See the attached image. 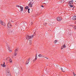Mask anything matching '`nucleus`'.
<instances>
[{
    "label": "nucleus",
    "instance_id": "2f4dec72",
    "mask_svg": "<svg viewBox=\"0 0 76 76\" xmlns=\"http://www.w3.org/2000/svg\"><path fill=\"white\" fill-rule=\"evenodd\" d=\"M37 55L35 57V58H36L37 59Z\"/></svg>",
    "mask_w": 76,
    "mask_h": 76
},
{
    "label": "nucleus",
    "instance_id": "aec40b11",
    "mask_svg": "<svg viewBox=\"0 0 76 76\" xmlns=\"http://www.w3.org/2000/svg\"><path fill=\"white\" fill-rule=\"evenodd\" d=\"M29 42L30 45H31L32 44V41L31 40H29Z\"/></svg>",
    "mask_w": 76,
    "mask_h": 76
},
{
    "label": "nucleus",
    "instance_id": "473e14b6",
    "mask_svg": "<svg viewBox=\"0 0 76 76\" xmlns=\"http://www.w3.org/2000/svg\"><path fill=\"white\" fill-rule=\"evenodd\" d=\"M64 0H62V2H64Z\"/></svg>",
    "mask_w": 76,
    "mask_h": 76
},
{
    "label": "nucleus",
    "instance_id": "4468645a",
    "mask_svg": "<svg viewBox=\"0 0 76 76\" xmlns=\"http://www.w3.org/2000/svg\"><path fill=\"white\" fill-rule=\"evenodd\" d=\"M17 53L15 52L14 53V56H17Z\"/></svg>",
    "mask_w": 76,
    "mask_h": 76
},
{
    "label": "nucleus",
    "instance_id": "c756f323",
    "mask_svg": "<svg viewBox=\"0 0 76 76\" xmlns=\"http://www.w3.org/2000/svg\"><path fill=\"white\" fill-rule=\"evenodd\" d=\"M70 7H73V6L72 5H70Z\"/></svg>",
    "mask_w": 76,
    "mask_h": 76
},
{
    "label": "nucleus",
    "instance_id": "6e6552de",
    "mask_svg": "<svg viewBox=\"0 0 76 76\" xmlns=\"http://www.w3.org/2000/svg\"><path fill=\"white\" fill-rule=\"evenodd\" d=\"M61 70L62 71V72H65V71H64V69H65V68H64V69H63V68H61Z\"/></svg>",
    "mask_w": 76,
    "mask_h": 76
},
{
    "label": "nucleus",
    "instance_id": "9d476101",
    "mask_svg": "<svg viewBox=\"0 0 76 76\" xmlns=\"http://www.w3.org/2000/svg\"><path fill=\"white\" fill-rule=\"evenodd\" d=\"M20 8L21 9V10H20L21 12H22V11H23V7L22 6H20Z\"/></svg>",
    "mask_w": 76,
    "mask_h": 76
},
{
    "label": "nucleus",
    "instance_id": "cd10ccee",
    "mask_svg": "<svg viewBox=\"0 0 76 76\" xmlns=\"http://www.w3.org/2000/svg\"><path fill=\"white\" fill-rule=\"evenodd\" d=\"M46 24H47V23H44L43 24V25H44V26H46Z\"/></svg>",
    "mask_w": 76,
    "mask_h": 76
},
{
    "label": "nucleus",
    "instance_id": "423d86ee",
    "mask_svg": "<svg viewBox=\"0 0 76 76\" xmlns=\"http://www.w3.org/2000/svg\"><path fill=\"white\" fill-rule=\"evenodd\" d=\"M1 66L2 67H6V65H5V62H4V64H1Z\"/></svg>",
    "mask_w": 76,
    "mask_h": 76
},
{
    "label": "nucleus",
    "instance_id": "4c0bfd02",
    "mask_svg": "<svg viewBox=\"0 0 76 76\" xmlns=\"http://www.w3.org/2000/svg\"><path fill=\"white\" fill-rule=\"evenodd\" d=\"M7 58H8V57H7Z\"/></svg>",
    "mask_w": 76,
    "mask_h": 76
},
{
    "label": "nucleus",
    "instance_id": "f257e3e1",
    "mask_svg": "<svg viewBox=\"0 0 76 76\" xmlns=\"http://www.w3.org/2000/svg\"><path fill=\"white\" fill-rule=\"evenodd\" d=\"M6 74L7 76H11V75L10 74V70L9 68H7L6 69Z\"/></svg>",
    "mask_w": 76,
    "mask_h": 76
},
{
    "label": "nucleus",
    "instance_id": "2eb2a0df",
    "mask_svg": "<svg viewBox=\"0 0 76 76\" xmlns=\"http://www.w3.org/2000/svg\"><path fill=\"white\" fill-rule=\"evenodd\" d=\"M33 3H33V2H32V1H31L30 2V3H29V4H31V5H33Z\"/></svg>",
    "mask_w": 76,
    "mask_h": 76
},
{
    "label": "nucleus",
    "instance_id": "c85d7f7f",
    "mask_svg": "<svg viewBox=\"0 0 76 76\" xmlns=\"http://www.w3.org/2000/svg\"><path fill=\"white\" fill-rule=\"evenodd\" d=\"M73 74L74 75V76H76V75L75 73H74V72H73Z\"/></svg>",
    "mask_w": 76,
    "mask_h": 76
},
{
    "label": "nucleus",
    "instance_id": "5701e85b",
    "mask_svg": "<svg viewBox=\"0 0 76 76\" xmlns=\"http://www.w3.org/2000/svg\"><path fill=\"white\" fill-rule=\"evenodd\" d=\"M28 8H29V7L28 6L26 7H25V9H28Z\"/></svg>",
    "mask_w": 76,
    "mask_h": 76
},
{
    "label": "nucleus",
    "instance_id": "20e7f679",
    "mask_svg": "<svg viewBox=\"0 0 76 76\" xmlns=\"http://www.w3.org/2000/svg\"><path fill=\"white\" fill-rule=\"evenodd\" d=\"M0 23L2 25H3V26H5V25H6V24L2 21H0Z\"/></svg>",
    "mask_w": 76,
    "mask_h": 76
},
{
    "label": "nucleus",
    "instance_id": "1a4fd4ad",
    "mask_svg": "<svg viewBox=\"0 0 76 76\" xmlns=\"http://www.w3.org/2000/svg\"><path fill=\"white\" fill-rule=\"evenodd\" d=\"M9 62L10 63H12V60L11 59H10L9 60Z\"/></svg>",
    "mask_w": 76,
    "mask_h": 76
},
{
    "label": "nucleus",
    "instance_id": "58836bf2",
    "mask_svg": "<svg viewBox=\"0 0 76 76\" xmlns=\"http://www.w3.org/2000/svg\"><path fill=\"white\" fill-rule=\"evenodd\" d=\"M75 2H76V0L75 1Z\"/></svg>",
    "mask_w": 76,
    "mask_h": 76
},
{
    "label": "nucleus",
    "instance_id": "0eeeda50",
    "mask_svg": "<svg viewBox=\"0 0 76 76\" xmlns=\"http://www.w3.org/2000/svg\"><path fill=\"white\" fill-rule=\"evenodd\" d=\"M57 20L58 21H61L62 19L58 17L57 18Z\"/></svg>",
    "mask_w": 76,
    "mask_h": 76
},
{
    "label": "nucleus",
    "instance_id": "f8f14e48",
    "mask_svg": "<svg viewBox=\"0 0 76 76\" xmlns=\"http://www.w3.org/2000/svg\"><path fill=\"white\" fill-rule=\"evenodd\" d=\"M38 57H42V55H41V54H39L38 55Z\"/></svg>",
    "mask_w": 76,
    "mask_h": 76
},
{
    "label": "nucleus",
    "instance_id": "ddd939ff",
    "mask_svg": "<svg viewBox=\"0 0 76 76\" xmlns=\"http://www.w3.org/2000/svg\"><path fill=\"white\" fill-rule=\"evenodd\" d=\"M66 48V45H63V46H62L61 48L62 49H63L64 48Z\"/></svg>",
    "mask_w": 76,
    "mask_h": 76
},
{
    "label": "nucleus",
    "instance_id": "e433bc0d",
    "mask_svg": "<svg viewBox=\"0 0 76 76\" xmlns=\"http://www.w3.org/2000/svg\"><path fill=\"white\" fill-rule=\"evenodd\" d=\"M75 29H76V26H75Z\"/></svg>",
    "mask_w": 76,
    "mask_h": 76
},
{
    "label": "nucleus",
    "instance_id": "39448f33",
    "mask_svg": "<svg viewBox=\"0 0 76 76\" xmlns=\"http://www.w3.org/2000/svg\"><path fill=\"white\" fill-rule=\"evenodd\" d=\"M8 50H9L10 53L12 52V50L11 49V48H10V47L9 46L8 47Z\"/></svg>",
    "mask_w": 76,
    "mask_h": 76
},
{
    "label": "nucleus",
    "instance_id": "412c9836",
    "mask_svg": "<svg viewBox=\"0 0 76 76\" xmlns=\"http://www.w3.org/2000/svg\"><path fill=\"white\" fill-rule=\"evenodd\" d=\"M57 42V41L55 40L54 42V44H56Z\"/></svg>",
    "mask_w": 76,
    "mask_h": 76
},
{
    "label": "nucleus",
    "instance_id": "c9c22d12",
    "mask_svg": "<svg viewBox=\"0 0 76 76\" xmlns=\"http://www.w3.org/2000/svg\"><path fill=\"white\" fill-rule=\"evenodd\" d=\"M44 3V4H46V3Z\"/></svg>",
    "mask_w": 76,
    "mask_h": 76
},
{
    "label": "nucleus",
    "instance_id": "7c9ffc66",
    "mask_svg": "<svg viewBox=\"0 0 76 76\" xmlns=\"http://www.w3.org/2000/svg\"><path fill=\"white\" fill-rule=\"evenodd\" d=\"M33 22H31V25H33Z\"/></svg>",
    "mask_w": 76,
    "mask_h": 76
},
{
    "label": "nucleus",
    "instance_id": "7ed1b4c3",
    "mask_svg": "<svg viewBox=\"0 0 76 76\" xmlns=\"http://www.w3.org/2000/svg\"><path fill=\"white\" fill-rule=\"evenodd\" d=\"M7 27L8 28H12V24L10 23H8L7 24Z\"/></svg>",
    "mask_w": 76,
    "mask_h": 76
},
{
    "label": "nucleus",
    "instance_id": "a878e982",
    "mask_svg": "<svg viewBox=\"0 0 76 76\" xmlns=\"http://www.w3.org/2000/svg\"><path fill=\"white\" fill-rule=\"evenodd\" d=\"M29 10H30V9L29 8L28 9V13H30V12H29Z\"/></svg>",
    "mask_w": 76,
    "mask_h": 76
},
{
    "label": "nucleus",
    "instance_id": "bb28decb",
    "mask_svg": "<svg viewBox=\"0 0 76 76\" xmlns=\"http://www.w3.org/2000/svg\"><path fill=\"white\" fill-rule=\"evenodd\" d=\"M20 6L17 5L16 6V7H20Z\"/></svg>",
    "mask_w": 76,
    "mask_h": 76
},
{
    "label": "nucleus",
    "instance_id": "72a5a7b5",
    "mask_svg": "<svg viewBox=\"0 0 76 76\" xmlns=\"http://www.w3.org/2000/svg\"><path fill=\"white\" fill-rule=\"evenodd\" d=\"M41 7H44V6H43V5H42Z\"/></svg>",
    "mask_w": 76,
    "mask_h": 76
},
{
    "label": "nucleus",
    "instance_id": "f704fd0d",
    "mask_svg": "<svg viewBox=\"0 0 76 76\" xmlns=\"http://www.w3.org/2000/svg\"><path fill=\"white\" fill-rule=\"evenodd\" d=\"M49 25H51V24H49Z\"/></svg>",
    "mask_w": 76,
    "mask_h": 76
},
{
    "label": "nucleus",
    "instance_id": "9b49d317",
    "mask_svg": "<svg viewBox=\"0 0 76 76\" xmlns=\"http://www.w3.org/2000/svg\"><path fill=\"white\" fill-rule=\"evenodd\" d=\"M73 20H76V16H74L72 18Z\"/></svg>",
    "mask_w": 76,
    "mask_h": 76
},
{
    "label": "nucleus",
    "instance_id": "a211bd4d",
    "mask_svg": "<svg viewBox=\"0 0 76 76\" xmlns=\"http://www.w3.org/2000/svg\"><path fill=\"white\" fill-rule=\"evenodd\" d=\"M37 59L35 58L34 59H33V62H35V61H36V60H37Z\"/></svg>",
    "mask_w": 76,
    "mask_h": 76
},
{
    "label": "nucleus",
    "instance_id": "f3484780",
    "mask_svg": "<svg viewBox=\"0 0 76 76\" xmlns=\"http://www.w3.org/2000/svg\"><path fill=\"white\" fill-rule=\"evenodd\" d=\"M31 5V4H29L28 6L29 7H32V5Z\"/></svg>",
    "mask_w": 76,
    "mask_h": 76
},
{
    "label": "nucleus",
    "instance_id": "dca6fc26",
    "mask_svg": "<svg viewBox=\"0 0 76 76\" xmlns=\"http://www.w3.org/2000/svg\"><path fill=\"white\" fill-rule=\"evenodd\" d=\"M69 2L70 4H72V2H73V0L69 1Z\"/></svg>",
    "mask_w": 76,
    "mask_h": 76
},
{
    "label": "nucleus",
    "instance_id": "6ab92c4d",
    "mask_svg": "<svg viewBox=\"0 0 76 76\" xmlns=\"http://www.w3.org/2000/svg\"><path fill=\"white\" fill-rule=\"evenodd\" d=\"M18 51V48H17L15 50V52L16 53Z\"/></svg>",
    "mask_w": 76,
    "mask_h": 76
},
{
    "label": "nucleus",
    "instance_id": "393cba45",
    "mask_svg": "<svg viewBox=\"0 0 76 76\" xmlns=\"http://www.w3.org/2000/svg\"><path fill=\"white\" fill-rule=\"evenodd\" d=\"M29 61H28V60H27V62H26V64H28V63H29Z\"/></svg>",
    "mask_w": 76,
    "mask_h": 76
},
{
    "label": "nucleus",
    "instance_id": "4be33fe9",
    "mask_svg": "<svg viewBox=\"0 0 76 76\" xmlns=\"http://www.w3.org/2000/svg\"><path fill=\"white\" fill-rule=\"evenodd\" d=\"M42 57H43V58H47V59H48V58H47L46 57H45V56H42Z\"/></svg>",
    "mask_w": 76,
    "mask_h": 76
},
{
    "label": "nucleus",
    "instance_id": "b1692460",
    "mask_svg": "<svg viewBox=\"0 0 76 76\" xmlns=\"http://www.w3.org/2000/svg\"><path fill=\"white\" fill-rule=\"evenodd\" d=\"M29 60H30L31 61H32V59H30L28 60V61H29Z\"/></svg>",
    "mask_w": 76,
    "mask_h": 76
},
{
    "label": "nucleus",
    "instance_id": "f03ea898",
    "mask_svg": "<svg viewBox=\"0 0 76 76\" xmlns=\"http://www.w3.org/2000/svg\"><path fill=\"white\" fill-rule=\"evenodd\" d=\"M34 35H32L31 36H29V35H27L26 36V39H32V38H33V37H34Z\"/></svg>",
    "mask_w": 76,
    "mask_h": 76
}]
</instances>
